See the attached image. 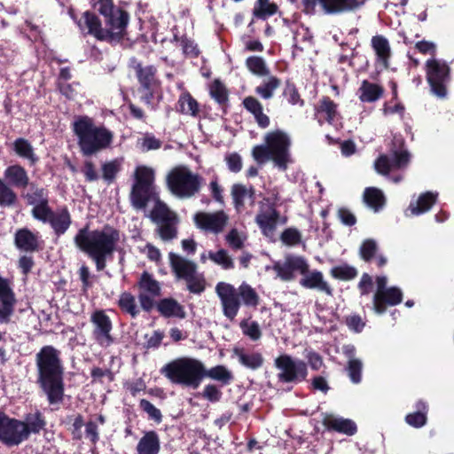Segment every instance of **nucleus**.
Returning a JSON list of instances; mask_svg holds the SVG:
<instances>
[{"label": "nucleus", "instance_id": "4d7b16f0", "mask_svg": "<svg viewBox=\"0 0 454 454\" xmlns=\"http://www.w3.org/2000/svg\"><path fill=\"white\" fill-rule=\"evenodd\" d=\"M377 243L374 239H367L364 240L360 247L361 258L365 262H371L377 252Z\"/></svg>", "mask_w": 454, "mask_h": 454}, {"label": "nucleus", "instance_id": "bb28decb", "mask_svg": "<svg viewBox=\"0 0 454 454\" xmlns=\"http://www.w3.org/2000/svg\"><path fill=\"white\" fill-rule=\"evenodd\" d=\"M359 100L363 103H373L380 99L385 92L383 86L364 80L358 89Z\"/></svg>", "mask_w": 454, "mask_h": 454}, {"label": "nucleus", "instance_id": "338daca9", "mask_svg": "<svg viewBox=\"0 0 454 454\" xmlns=\"http://www.w3.org/2000/svg\"><path fill=\"white\" fill-rule=\"evenodd\" d=\"M225 161L231 172L239 173L242 169V158L238 153L227 154Z\"/></svg>", "mask_w": 454, "mask_h": 454}, {"label": "nucleus", "instance_id": "4468645a", "mask_svg": "<svg viewBox=\"0 0 454 454\" xmlns=\"http://www.w3.org/2000/svg\"><path fill=\"white\" fill-rule=\"evenodd\" d=\"M275 366L279 370L278 379L283 382H300L306 379L307 365L301 360H294L289 355H281L275 359Z\"/></svg>", "mask_w": 454, "mask_h": 454}, {"label": "nucleus", "instance_id": "052dcab7", "mask_svg": "<svg viewBox=\"0 0 454 454\" xmlns=\"http://www.w3.org/2000/svg\"><path fill=\"white\" fill-rule=\"evenodd\" d=\"M240 326L244 334L253 340H257L262 336V332L257 322L245 320L241 322Z\"/></svg>", "mask_w": 454, "mask_h": 454}, {"label": "nucleus", "instance_id": "a211bd4d", "mask_svg": "<svg viewBox=\"0 0 454 454\" xmlns=\"http://www.w3.org/2000/svg\"><path fill=\"white\" fill-rule=\"evenodd\" d=\"M228 220V215L223 210L214 213L198 212L193 216L197 228L215 234L223 231Z\"/></svg>", "mask_w": 454, "mask_h": 454}, {"label": "nucleus", "instance_id": "2eb2a0df", "mask_svg": "<svg viewBox=\"0 0 454 454\" xmlns=\"http://www.w3.org/2000/svg\"><path fill=\"white\" fill-rule=\"evenodd\" d=\"M254 221L258 225L262 234L269 239L273 238L278 224L287 223L286 216H281L278 208H274L272 204L269 207L259 205V210L255 215Z\"/></svg>", "mask_w": 454, "mask_h": 454}, {"label": "nucleus", "instance_id": "49530a36", "mask_svg": "<svg viewBox=\"0 0 454 454\" xmlns=\"http://www.w3.org/2000/svg\"><path fill=\"white\" fill-rule=\"evenodd\" d=\"M231 195L236 210L240 211L243 209L245 207V200L248 199L247 186L242 184H234L231 186Z\"/></svg>", "mask_w": 454, "mask_h": 454}, {"label": "nucleus", "instance_id": "13d9d810", "mask_svg": "<svg viewBox=\"0 0 454 454\" xmlns=\"http://www.w3.org/2000/svg\"><path fill=\"white\" fill-rule=\"evenodd\" d=\"M119 305L122 310L130 314L133 317H135L138 313L135 298L129 294L124 293L121 295Z\"/></svg>", "mask_w": 454, "mask_h": 454}, {"label": "nucleus", "instance_id": "8fccbe9b", "mask_svg": "<svg viewBox=\"0 0 454 454\" xmlns=\"http://www.w3.org/2000/svg\"><path fill=\"white\" fill-rule=\"evenodd\" d=\"M205 376L221 381L223 384H228L232 379L231 372L223 365H217L209 370L205 369Z\"/></svg>", "mask_w": 454, "mask_h": 454}, {"label": "nucleus", "instance_id": "dca6fc26", "mask_svg": "<svg viewBox=\"0 0 454 454\" xmlns=\"http://www.w3.org/2000/svg\"><path fill=\"white\" fill-rule=\"evenodd\" d=\"M169 263L172 271L178 279H183L187 284H201L204 281L197 272V264L173 252L168 254Z\"/></svg>", "mask_w": 454, "mask_h": 454}, {"label": "nucleus", "instance_id": "de8ad7c7", "mask_svg": "<svg viewBox=\"0 0 454 454\" xmlns=\"http://www.w3.org/2000/svg\"><path fill=\"white\" fill-rule=\"evenodd\" d=\"M270 0H257L258 6H254L253 14L258 19H266L268 16L274 15L278 11V5L274 3H269Z\"/></svg>", "mask_w": 454, "mask_h": 454}, {"label": "nucleus", "instance_id": "69168bd1", "mask_svg": "<svg viewBox=\"0 0 454 454\" xmlns=\"http://www.w3.org/2000/svg\"><path fill=\"white\" fill-rule=\"evenodd\" d=\"M362 362L358 359L352 358L348 364V376L353 383L361 381Z\"/></svg>", "mask_w": 454, "mask_h": 454}, {"label": "nucleus", "instance_id": "f3484780", "mask_svg": "<svg viewBox=\"0 0 454 454\" xmlns=\"http://www.w3.org/2000/svg\"><path fill=\"white\" fill-rule=\"evenodd\" d=\"M26 439V430L20 420L0 412V440L8 445H18Z\"/></svg>", "mask_w": 454, "mask_h": 454}, {"label": "nucleus", "instance_id": "c85d7f7f", "mask_svg": "<svg viewBox=\"0 0 454 454\" xmlns=\"http://www.w3.org/2000/svg\"><path fill=\"white\" fill-rule=\"evenodd\" d=\"M12 150L19 157L27 160L30 166H35L39 161L32 144L24 137H19L13 141Z\"/></svg>", "mask_w": 454, "mask_h": 454}, {"label": "nucleus", "instance_id": "e2e57ef3", "mask_svg": "<svg viewBox=\"0 0 454 454\" xmlns=\"http://www.w3.org/2000/svg\"><path fill=\"white\" fill-rule=\"evenodd\" d=\"M390 159L394 168H402L408 165L410 161V153L406 150H395L393 151Z\"/></svg>", "mask_w": 454, "mask_h": 454}, {"label": "nucleus", "instance_id": "5701e85b", "mask_svg": "<svg viewBox=\"0 0 454 454\" xmlns=\"http://www.w3.org/2000/svg\"><path fill=\"white\" fill-rule=\"evenodd\" d=\"M48 223L58 237L65 234L72 224V217L67 207L63 206L57 208Z\"/></svg>", "mask_w": 454, "mask_h": 454}, {"label": "nucleus", "instance_id": "393cba45", "mask_svg": "<svg viewBox=\"0 0 454 454\" xmlns=\"http://www.w3.org/2000/svg\"><path fill=\"white\" fill-rule=\"evenodd\" d=\"M242 105L244 108L254 115L257 125L262 129H266L270 126V121L267 114H263V107L262 103L254 97H246Z\"/></svg>", "mask_w": 454, "mask_h": 454}, {"label": "nucleus", "instance_id": "7c9ffc66", "mask_svg": "<svg viewBox=\"0 0 454 454\" xmlns=\"http://www.w3.org/2000/svg\"><path fill=\"white\" fill-rule=\"evenodd\" d=\"M159 312L166 317L184 318L186 313L184 308L176 300L166 298L157 303Z\"/></svg>", "mask_w": 454, "mask_h": 454}, {"label": "nucleus", "instance_id": "cd10ccee", "mask_svg": "<svg viewBox=\"0 0 454 454\" xmlns=\"http://www.w3.org/2000/svg\"><path fill=\"white\" fill-rule=\"evenodd\" d=\"M437 193L432 192H426L421 193L416 201L411 202L408 210L413 215H419L430 210V208L436 203Z\"/></svg>", "mask_w": 454, "mask_h": 454}, {"label": "nucleus", "instance_id": "3c124183", "mask_svg": "<svg viewBox=\"0 0 454 454\" xmlns=\"http://www.w3.org/2000/svg\"><path fill=\"white\" fill-rule=\"evenodd\" d=\"M301 233L294 227L285 229L280 234V240L287 247H295L301 243Z\"/></svg>", "mask_w": 454, "mask_h": 454}, {"label": "nucleus", "instance_id": "f257e3e1", "mask_svg": "<svg viewBox=\"0 0 454 454\" xmlns=\"http://www.w3.org/2000/svg\"><path fill=\"white\" fill-rule=\"evenodd\" d=\"M93 6L103 16L105 27H102V21L96 13L86 11L82 19L76 21L79 28L82 31L87 28V34L98 41L110 44L121 43L127 35L129 12L116 6L114 0H98Z\"/></svg>", "mask_w": 454, "mask_h": 454}, {"label": "nucleus", "instance_id": "37998d69", "mask_svg": "<svg viewBox=\"0 0 454 454\" xmlns=\"http://www.w3.org/2000/svg\"><path fill=\"white\" fill-rule=\"evenodd\" d=\"M282 95L290 105L299 106L305 105V101L301 98L296 85L290 80L286 81Z\"/></svg>", "mask_w": 454, "mask_h": 454}, {"label": "nucleus", "instance_id": "4be33fe9", "mask_svg": "<svg viewBox=\"0 0 454 454\" xmlns=\"http://www.w3.org/2000/svg\"><path fill=\"white\" fill-rule=\"evenodd\" d=\"M4 182L12 189L24 190L30 184V178L27 169L20 164H12L4 171Z\"/></svg>", "mask_w": 454, "mask_h": 454}, {"label": "nucleus", "instance_id": "09e8293b", "mask_svg": "<svg viewBox=\"0 0 454 454\" xmlns=\"http://www.w3.org/2000/svg\"><path fill=\"white\" fill-rule=\"evenodd\" d=\"M53 212L54 210L50 207L49 200L35 205L31 210L32 216L43 223H48Z\"/></svg>", "mask_w": 454, "mask_h": 454}, {"label": "nucleus", "instance_id": "ea45409f", "mask_svg": "<svg viewBox=\"0 0 454 454\" xmlns=\"http://www.w3.org/2000/svg\"><path fill=\"white\" fill-rule=\"evenodd\" d=\"M235 355L239 358V362L247 368L256 370L263 364V357L259 352H245L243 350L236 349Z\"/></svg>", "mask_w": 454, "mask_h": 454}, {"label": "nucleus", "instance_id": "c03bdc74", "mask_svg": "<svg viewBox=\"0 0 454 454\" xmlns=\"http://www.w3.org/2000/svg\"><path fill=\"white\" fill-rule=\"evenodd\" d=\"M331 275L333 278L341 281H350L357 276L356 268L349 266L347 263L334 266L331 269Z\"/></svg>", "mask_w": 454, "mask_h": 454}, {"label": "nucleus", "instance_id": "4c0bfd02", "mask_svg": "<svg viewBox=\"0 0 454 454\" xmlns=\"http://www.w3.org/2000/svg\"><path fill=\"white\" fill-rule=\"evenodd\" d=\"M210 97L223 108L227 106L229 93L220 79H215L209 85Z\"/></svg>", "mask_w": 454, "mask_h": 454}, {"label": "nucleus", "instance_id": "1a4fd4ad", "mask_svg": "<svg viewBox=\"0 0 454 454\" xmlns=\"http://www.w3.org/2000/svg\"><path fill=\"white\" fill-rule=\"evenodd\" d=\"M154 171L146 166H138L134 172V183L129 200L136 209H145L153 195Z\"/></svg>", "mask_w": 454, "mask_h": 454}, {"label": "nucleus", "instance_id": "0e129e2a", "mask_svg": "<svg viewBox=\"0 0 454 454\" xmlns=\"http://www.w3.org/2000/svg\"><path fill=\"white\" fill-rule=\"evenodd\" d=\"M374 168L379 174L383 176L388 175L391 169L394 168L390 157L386 154H381L377 158Z\"/></svg>", "mask_w": 454, "mask_h": 454}, {"label": "nucleus", "instance_id": "bf43d9fd", "mask_svg": "<svg viewBox=\"0 0 454 454\" xmlns=\"http://www.w3.org/2000/svg\"><path fill=\"white\" fill-rule=\"evenodd\" d=\"M210 259L215 263L222 265L223 269H231L234 267L232 259L224 249H220L215 253H209Z\"/></svg>", "mask_w": 454, "mask_h": 454}, {"label": "nucleus", "instance_id": "c756f323", "mask_svg": "<svg viewBox=\"0 0 454 454\" xmlns=\"http://www.w3.org/2000/svg\"><path fill=\"white\" fill-rule=\"evenodd\" d=\"M324 425L330 429H333L348 435H352L356 432V427L352 420L335 417L333 415H326L324 418Z\"/></svg>", "mask_w": 454, "mask_h": 454}, {"label": "nucleus", "instance_id": "6e6d98bb", "mask_svg": "<svg viewBox=\"0 0 454 454\" xmlns=\"http://www.w3.org/2000/svg\"><path fill=\"white\" fill-rule=\"evenodd\" d=\"M120 170L121 164L118 160L106 162L102 165V177L105 181L112 183Z\"/></svg>", "mask_w": 454, "mask_h": 454}, {"label": "nucleus", "instance_id": "9b49d317", "mask_svg": "<svg viewBox=\"0 0 454 454\" xmlns=\"http://www.w3.org/2000/svg\"><path fill=\"white\" fill-rule=\"evenodd\" d=\"M427 81L432 93L443 98L447 95V84L450 81V68L444 62L435 59L426 62Z\"/></svg>", "mask_w": 454, "mask_h": 454}, {"label": "nucleus", "instance_id": "2f4dec72", "mask_svg": "<svg viewBox=\"0 0 454 454\" xmlns=\"http://www.w3.org/2000/svg\"><path fill=\"white\" fill-rule=\"evenodd\" d=\"M317 114H324L325 121L333 125L334 121L340 115L338 113V105L328 96H323L315 108Z\"/></svg>", "mask_w": 454, "mask_h": 454}, {"label": "nucleus", "instance_id": "7ed1b4c3", "mask_svg": "<svg viewBox=\"0 0 454 454\" xmlns=\"http://www.w3.org/2000/svg\"><path fill=\"white\" fill-rule=\"evenodd\" d=\"M39 380L51 403L62 400V368L59 352L51 346L43 347L36 355Z\"/></svg>", "mask_w": 454, "mask_h": 454}, {"label": "nucleus", "instance_id": "c9c22d12", "mask_svg": "<svg viewBox=\"0 0 454 454\" xmlns=\"http://www.w3.org/2000/svg\"><path fill=\"white\" fill-rule=\"evenodd\" d=\"M27 187H29V192L22 193L21 195L27 201V205L35 207V205L42 203V201L49 200V192L47 189L40 187L36 184L31 182Z\"/></svg>", "mask_w": 454, "mask_h": 454}, {"label": "nucleus", "instance_id": "72a5a7b5", "mask_svg": "<svg viewBox=\"0 0 454 454\" xmlns=\"http://www.w3.org/2000/svg\"><path fill=\"white\" fill-rule=\"evenodd\" d=\"M160 295L159 286H142L139 293V301L145 311L152 310L156 303V299Z\"/></svg>", "mask_w": 454, "mask_h": 454}, {"label": "nucleus", "instance_id": "473e14b6", "mask_svg": "<svg viewBox=\"0 0 454 454\" xmlns=\"http://www.w3.org/2000/svg\"><path fill=\"white\" fill-rule=\"evenodd\" d=\"M160 439L154 431L145 434L137 443V450L138 454H159Z\"/></svg>", "mask_w": 454, "mask_h": 454}, {"label": "nucleus", "instance_id": "864d4df0", "mask_svg": "<svg viewBox=\"0 0 454 454\" xmlns=\"http://www.w3.org/2000/svg\"><path fill=\"white\" fill-rule=\"evenodd\" d=\"M419 411L408 414L406 416V422L415 427H420L426 424L427 417H426V409L427 406L424 403H418Z\"/></svg>", "mask_w": 454, "mask_h": 454}, {"label": "nucleus", "instance_id": "a19ab883", "mask_svg": "<svg viewBox=\"0 0 454 454\" xmlns=\"http://www.w3.org/2000/svg\"><path fill=\"white\" fill-rule=\"evenodd\" d=\"M21 422L26 430V439L28 437L29 434H37L43 429L45 426V420L39 411L27 414L25 417V420Z\"/></svg>", "mask_w": 454, "mask_h": 454}, {"label": "nucleus", "instance_id": "774afa93", "mask_svg": "<svg viewBox=\"0 0 454 454\" xmlns=\"http://www.w3.org/2000/svg\"><path fill=\"white\" fill-rule=\"evenodd\" d=\"M86 182L91 183L98 180L99 176L96 170V166L91 160H85L82 168Z\"/></svg>", "mask_w": 454, "mask_h": 454}, {"label": "nucleus", "instance_id": "b1692460", "mask_svg": "<svg viewBox=\"0 0 454 454\" xmlns=\"http://www.w3.org/2000/svg\"><path fill=\"white\" fill-rule=\"evenodd\" d=\"M14 244L20 250L25 252H37L40 250L39 238L27 228L16 231Z\"/></svg>", "mask_w": 454, "mask_h": 454}, {"label": "nucleus", "instance_id": "412c9836", "mask_svg": "<svg viewBox=\"0 0 454 454\" xmlns=\"http://www.w3.org/2000/svg\"><path fill=\"white\" fill-rule=\"evenodd\" d=\"M385 287L386 286H379L373 297V309L378 314L383 313L387 305H395L402 300V293L397 287Z\"/></svg>", "mask_w": 454, "mask_h": 454}, {"label": "nucleus", "instance_id": "5fc2aeb1", "mask_svg": "<svg viewBox=\"0 0 454 454\" xmlns=\"http://www.w3.org/2000/svg\"><path fill=\"white\" fill-rule=\"evenodd\" d=\"M180 45L182 47L183 53L185 56L191 58H198L200 54L198 44L194 42L193 39L188 37L186 35L181 36Z\"/></svg>", "mask_w": 454, "mask_h": 454}, {"label": "nucleus", "instance_id": "0eeeda50", "mask_svg": "<svg viewBox=\"0 0 454 454\" xmlns=\"http://www.w3.org/2000/svg\"><path fill=\"white\" fill-rule=\"evenodd\" d=\"M160 372L173 383L197 388L205 377V366L195 358L181 357L165 364Z\"/></svg>", "mask_w": 454, "mask_h": 454}, {"label": "nucleus", "instance_id": "e433bc0d", "mask_svg": "<svg viewBox=\"0 0 454 454\" xmlns=\"http://www.w3.org/2000/svg\"><path fill=\"white\" fill-rule=\"evenodd\" d=\"M178 112L183 114H188L193 117L198 116L200 106L198 101L186 91L180 95L178 101Z\"/></svg>", "mask_w": 454, "mask_h": 454}, {"label": "nucleus", "instance_id": "9d476101", "mask_svg": "<svg viewBox=\"0 0 454 454\" xmlns=\"http://www.w3.org/2000/svg\"><path fill=\"white\" fill-rule=\"evenodd\" d=\"M367 0H301L303 12L314 14L316 7L327 15H337L352 12L362 7Z\"/></svg>", "mask_w": 454, "mask_h": 454}, {"label": "nucleus", "instance_id": "20e7f679", "mask_svg": "<svg viewBox=\"0 0 454 454\" xmlns=\"http://www.w3.org/2000/svg\"><path fill=\"white\" fill-rule=\"evenodd\" d=\"M290 146L288 135L281 129H276L264 136V145L253 147L252 157L259 165L271 160L279 170L286 171L292 161Z\"/></svg>", "mask_w": 454, "mask_h": 454}, {"label": "nucleus", "instance_id": "a18cd8bd", "mask_svg": "<svg viewBox=\"0 0 454 454\" xmlns=\"http://www.w3.org/2000/svg\"><path fill=\"white\" fill-rule=\"evenodd\" d=\"M17 201L18 195L15 191L0 178V207H9L15 205Z\"/></svg>", "mask_w": 454, "mask_h": 454}, {"label": "nucleus", "instance_id": "f8f14e48", "mask_svg": "<svg viewBox=\"0 0 454 454\" xmlns=\"http://www.w3.org/2000/svg\"><path fill=\"white\" fill-rule=\"evenodd\" d=\"M151 218L153 222L160 224L159 234L163 240H171L177 235L176 224L178 222L177 215L171 211L168 207L158 200L153 210L151 211Z\"/></svg>", "mask_w": 454, "mask_h": 454}, {"label": "nucleus", "instance_id": "ddd939ff", "mask_svg": "<svg viewBox=\"0 0 454 454\" xmlns=\"http://www.w3.org/2000/svg\"><path fill=\"white\" fill-rule=\"evenodd\" d=\"M133 68L139 82L138 90L143 92L140 100L145 105L151 106L155 90L160 85L157 79V68L153 65L144 67L140 62H135Z\"/></svg>", "mask_w": 454, "mask_h": 454}, {"label": "nucleus", "instance_id": "f704fd0d", "mask_svg": "<svg viewBox=\"0 0 454 454\" xmlns=\"http://www.w3.org/2000/svg\"><path fill=\"white\" fill-rule=\"evenodd\" d=\"M364 203L375 212H379L386 204V198L381 190L376 187H367L364 191Z\"/></svg>", "mask_w": 454, "mask_h": 454}, {"label": "nucleus", "instance_id": "79ce46f5", "mask_svg": "<svg viewBox=\"0 0 454 454\" xmlns=\"http://www.w3.org/2000/svg\"><path fill=\"white\" fill-rule=\"evenodd\" d=\"M247 68L257 76H265L270 74L265 60L259 56H250L246 59Z\"/></svg>", "mask_w": 454, "mask_h": 454}, {"label": "nucleus", "instance_id": "aec40b11", "mask_svg": "<svg viewBox=\"0 0 454 454\" xmlns=\"http://www.w3.org/2000/svg\"><path fill=\"white\" fill-rule=\"evenodd\" d=\"M216 294L221 300L223 315L232 321L240 307L237 289L233 286H216Z\"/></svg>", "mask_w": 454, "mask_h": 454}, {"label": "nucleus", "instance_id": "58836bf2", "mask_svg": "<svg viewBox=\"0 0 454 454\" xmlns=\"http://www.w3.org/2000/svg\"><path fill=\"white\" fill-rule=\"evenodd\" d=\"M281 85V80L274 75L269 76L263 80L260 85L255 87V93L262 99H270L274 96V92Z\"/></svg>", "mask_w": 454, "mask_h": 454}, {"label": "nucleus", "instance_id": "680f3d73", "mask_svg": "<svg viewBox=\"0 0 454 454\" xmlns=\"http://www.w3.org/2000/svg\"><path fill=\"white\" fill-rule=\"evenodd\" d=\"M141 146L144 152L158 150L162 146V141L155 137L153 133H145L141 138Z\"/></svg>", "mask_w": 454, "mask_h": 454}, {"label": "nucleus", "instance_id": "6ab92c4d", "mask_svg": "<svg viewBox=\"0 0 454 454\" xmlns=\"http://www.w3.org/2000/svg\"><path fill=\"white\" fill-rule=\"evenodd\" d=\"M91 322L94 325L93 336L97 342L102 347H109L114 342L109 317L103 310H98L91 315Z\"/></svg>", "mask_w": 454, "mask_h": 454}, {"label": "nucleus", "instance_id": "423d86ee", "mask_svg": "<svg viewBox=\"0 0 454 454\" xmlns=\"http://www.w3.org/2000/svg\"><path fill=\"white\" fill-rule=\"evenodd\" d=\"M273 270L282 281L299 280V284H327L324 281L321 271L310 270L309 261L303 255L287 254L283 261L274 263Z\"/></svg>", "mask_w": 454, "mask_h": 454}, {"label": "nucleus", "instance_id": "f03ea898", "mask_svg": "<svg viewBox=\"0 0 454 454\" xmlns=\"http://www.w3.org/2000/svg\"><path fill=\"white\" fill-rule=\"evenodd\" d=\"M73 131L83 156H91L107 149L114 140V133L104 124L97 125L88 115H80L73 122Z\"/></svg>", "mask_w": 454, "mask_h": 454}, {"label": "nucleus", "instance_id": "39448f33", "mask_svg": "<svg viewBox=\"0 0 454 454\" xmlns=\"http://www.w3.org/2000/svg\"><path fill=\"white\" fill-rule=\"evenodd\" d=\"M120 239V230L108 223L93 231H89L87 224L74 238L75 246L81 251L106 254H114L117 251Z\"/></svg>", "mask_w": 454, "mask_h": 454}, {"label": "nucleus", "instance_id": "603ef678", "mask_svg": "<svg viewBox=\"0 0 454 454\" xmlns=\"http://www.w3.org/2000/svg\"><path fill=\"white\" fill-rule=\"evenodd\" d=\"M237 291L246 306L256 307L258 305L259 296L249 286H239Z\"/></svg>", "mask_w": 454, "mask_h": 454}, {"label": "nucleus", "instance_id": "6e6552de", "mask_svg": "<svg viewBox=\"0 0 454 454\" xmlns=\"http://www.w3.org/2000/svg\"><path fill=\"white\" fill-rule=\"evenodd\" d=\"M203 180L199 174L184 166L174 168L166 178L169 192L179 199L195 196L200 191Z\"/></svg>", "mask_w": 454, "mask_h": 454}, {"label": "nucleus", "instance_id": "a878e982", "mask_svg": "<svg viewBox=\"0 0 454 454\" xmlns=\"http://www.w3.org/2000/svg\"><path fill=\"white\" fill-rule=\"evenodd\" d=\"M371 43L372 48L376 54L377 61L380 62L384 68L387 69L392 56L388 40L383 35H377L372 36Z\"/></svg>", "mask_w": 454, "mask_h": 454}]
</instances>
